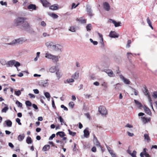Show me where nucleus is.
<instances>
[{
	"instance_id": "nucleus-56",
	"label": "nucleus",
	"mask_w": 157,
	"mask_h": 157,
	"mask_svg": "<svg viewBox=\"0 0 157 157\" xmlns=\"http://www.w3.org/2000/svg\"><path fill=\"white\" fill-rule=\"evenodd\" d=\"M0 3L2 6H6L7 5V2H4L2 1L0 2Z\"/></svg>"
},
{
	"instance_id": "nucleus-28",
	"label": "nucleus",
	"mask_w": 157,
	"mask_h": 157,
	"mask_svg": "<svg viewBox=\"0 0 157 157\" xmlns=\"http://www.w3.org/2000/svg\"><path fill=\"white\" fill-rule=\"evenodd\" d=\"M53 55L49 53L48 52H47L45 54V57L49 59H52L53 57Z\"/></svg>"
},
{
	"instance_id": "nucleus-20",
	"label": "nucleus",
	"mask_w": 157,
	"mask_h": 157,
	"mask_svg": "<svg viewBox=\"0 0 157 157\" xmlns=\"http://www.w3.org/2000/svg\"><path fill=\"white\" fill-rule=\"evenodd\" d=\"M49 8L53 10H56L58 8V5L57 4H54L52 6H51Z\"/></svg>"
},
{
	"instance_id": "nucleus-24",
	"label": "nucleus",
	"mask_w": 157,
	"mask_h": 157,
	"mask_svg": "<svg viewBox=\"0 0 157 157\" xmlns=\"http://www.w3.org/2000/svg\"><path fill=\"white\" fill-rule=\"evenodd\" d=\"M25 135L24 134L22 135H19L17 137L18 140L20 141H21L24 139Z\"/></svg>"
},
{
	"instance_id": "nucleus-49",
	"label": "nucleus",
	"mask_w": 157,
	"mask_h": 157,
	"mask_svg": "<svg viewBox=\"0 0 157 157\" xmlns=\"http://www.w3.org/2000/svg\"><path fill=\"white\" fill-rule=\"evenodd\" d=\"M15 94L16 95L18 96L21 94V92L20 90H18V91H15Z\"/></svg>"
},
{
	"instance_id": "nucleus-22",
	"label": "nucleus",
	"mask_w": 157,
	"mask_h": 157,
	"mask_svg": "<svg viewBox=\"0 0 157 157\" xmlns=\"http://www.w3.org/2000/svg\"><path fill=\"white\" fill-rule=\"evenodd\" d=\"M50 148V146L49 145H45L43 148L42 150L44 151H46L49 150Z\"/></svg>"
},
{
	"instance_id": "nucleus-50",
	"label": "nucleus",
	"mask_w": 157,
	"mask_h": 157,
	"mask_svg": "<svg viewBox=\"0 0 157 157\" xmlns=\"http://www.w3.org/2000/svg\"><path fill=\"white\" fill-rule=\"evenodd\" d=\"M101 85L102 86L104 87L105 89L107 88L108 87V85L107 83L105 82H104L102 83Z\"/></svg>"
},
{
	"instance_id": "nucleus-8",
	"label": "nucleus",
	"mask_w": 157,
	"mask_h": 157,
	"mask_svg": "<svg viewBox=\"0 0 157 157\" xmlns=\"http://www.w3.org/2000/svg\"><path fill=\"white\" fill-rule=\"evenodd\" d=\"M103 6L104 9L106 11H108L110 10V6L109 3L105 2L103 4Z\"/></svg>"
},
{
	"instance_id": "nucleus-45",
	"label": "nucleus",
	"mask_w": 157,
	"mask_h": 157,
	"mask_svg": "<svg viewBox=\"0 0 157 157\" xmlns=\"http://www.w3.org/2000/svg\"><path fill=\"white\" fill-rule=\"evenodd\" d=\"M136 151H133L132 153H131V154H130V155L132 157H136Z\"/></svg>"
},
{
	"instance_id": "nucleus-48",
	"label": "nucleus",
	"mask_w": 157,
	"mask_h": 157,
	"mask_svg": "<svg viewBox=\"0 0 157 157\" xmlns=\"http://www.w3.org/2000/svg\"><path fill=\"white\" fill-rule=\"evenodd\" d=\"M69 30L72 32H75V28L74 26H71L69 29Z\"/></svg>"
},
{
	"instance_id": "nucleus-7",
	"label": "nucleus",
	"mask_w": 157,
	"mask_h": 157,
	"mask_svg": "<svg viewBox=\"0 0 157 157\" xmlns=\"http://www.w3.org/2000/svg\"><path fill=\"white\" fill-rule=\"evenodd\" d=\"M62 49L63 47L61 45L59 44H55L53 50L58 52H61Z\"/></svg>"
},
{
	"instance_id": "nucleus-58",
	"label": "nucleus",
	"mask_w": 157,
	"mask_h": 157,
	"mask_svg": "<svg viewBox=\"0 0 157 157\" xmlns=\"http://www.w3.org/2000/svg\"><path fill=\"white\" fill-rule=\"evenodd\" d=\"M20 121V119L19 118H17L16 119V122L20 125H21V123Z\"/></svg>"
},
{
	"instance_id": "nucleus-62",
	"label": "nucleus",
	"mask_w": 157,
	"mask_h": 157,
	"mask_svg": "<svg viewBox=\"0 0 157 157\" xmlns=\"http://www.w3.org/2000/svg\"><path fill=\"white\" fill-rule=\"evenodd\" d=\"M52 106L54 109H56V107L55 105L54 101L53 99H52Z\"/></svg>"
},
{
	"instance_id": "nucleus-5",
	"label": "nucleus",
	"mask_w": 157,
	"mask_h": 157,
	"mask_svg": "<svg viewBox=\"0 0 157 157\" xmlns=\"http://www.w3.org/2000/svg\"><path fill=\"white\" fill-rule=\"evenodd\" d=\"M55 44V43L50 41L48 42L45 44V45L48 48L52 49L53 50L54 49Z\"/></svg>"
},
{
	"instance_id": "nucleus-17",
	"label": "nucleus",
	"mask_w": 157,
	"mask_h": 157,
	"mask_svg": "<svg viewBox=\"0 0 157 157\" xmlns=\"http://www.w3.org/2000/svg\"><path fill=\"white\" fill-rule=\"evenodd\" d=\"M88 128H86V129L84 130V136L86 138H88L90 135L89 131L88 130Z\"/></svg>"
},
{
	"instance_id": "nucleus-64",
	"label": "nucleus",
	"mask_w": 157,
	"mask_h": 157,
	"mask_svg": "<svg viewBox=\"0 0 157 157\" xmlns=\"http://www.w3.org/2000/svg\"><path fill=\"white\" fill-rule=\"evenodd\" d=\"M28 95L30 96V98H35V96L32 94L29 93Z\"/></svg>"
},
{
	"instance_id": "nucleus-29",
	"label": "nucleus",
	"mask_w": 157,
	"mask_h": 157,
	"mask_svg": "<svg viewBox=\"0 0 157 157\" xmlns=\"http://www.w3.org/2000/svg\"><path fill=\"white\" fill-rule=\"evenodd\" d=\"M56 66L55 67H54V66L50 68L49 70V71L51 73H54V72H55V71H56L57 70L56 69Z\"/></svg>"
},
{
	"instance_id": "nucleus-38",
	"label": "nucleus",
	"mask_w": 157,
	"mask_h": 157,
	"mask_svg": "<svg viewBox=\"0 0 157 157\" xmlns=\"http://www.w3.org/2000/svg\"><path fill=\"white\" fill-rule=\"evenodd\" d=\"M144 139L147 140V142H149L150 139L148 135L147 134H144Z\"/></svg>"
},
{
	"instance_id": "nucleus-53",
	"label": "nucleus",
	"mask_w": 157,
	"mask_h": 157,
	"mask_svg": "<svg viewBox=\"0 0 157 157\" xmlns=\"http://www.w3.org/2000/svg\"><path fill=\"white\" fill-rule=\"evenodd\" d=\"M44 95L45 96V97L48 98H49L50 97V95L49 93L48 92H46L44 93Z\"/></svg>"
},
{
	"instance_id": "nucleus-55",
	"label": "nucleus",
	"mask_w": 157,
	"mask_h": 157,
	"mask_svg": "<svg viewBox=\"0 0 157 157\" xmlns=\"http://www.w3.org/2000/svg\"><path fill=\"white\" fill-rule=\"evenodd\" d=\"M79 21L82 24H84L86 23V20L82 19V18H80Z\"/></svg>"
},
{
	"instance_id": "nucleus-51",
	"label": "nucleus",
	"mask_w": 157,
	"mask_h": 157,
	"mask_svg": "<svg viewBox=\"0 0 157 157\" xmlns=\"http://www.w3.org/2000/svg\"><path fill=\"white\" fill-rule=\"evenodd\" d=\"M79 4V3H78L76 5L75 3H73L71 6V9H72L73 8H75L77 7Z\"/></svg>"
},
{
	"instance_id": "nucleus-15",
	"label": "nucleus",
	"mask_w": 157,
	"mask_h": 157,
	"mask_svg": "<svg viewBox=\"0 0 157 157\" xmlns=\"http://www.w3.org/2000/svg\"><path fill=\"white\" fill-rule=\"evenodd\" d=\"M144 109L146 113L149 115H151V111L146 106H144Z\"/></svg>"
},
{
	"instance_id": "nucleus-34",
	"label": "nucleus",
	"mask_w": 157,
	"mask_h": 157,
	"mask_svg": "<svg viewBox=\"0 0 157 157\" xmlns=\"http://www.w3.org/2000/svg\"><path fill=\"white\" fill-rule=\"evenodd\" d=\"M96 139V141L95 142V145L97 147H100L101 148H102V147L101 146L100 143H99V141L98 140L97 137H95Z\"/></svg>"
},
{
	"instance_id": "nucleus-30",
	"label": "nucleus",
	"mask_w": 157,
	"mask_h": 157,
	"mask_svg": "<svg viewBox=\"0 0 157 157\" xmlns=\"http://www.w3.org/2000/svg\"><path fill=\"white\" fill-rule=\"evenodd\" d=\"M49 16L52 17L54 19L57 18L58 17V15L54 13H49Z\"/></svg>"
},
{
	"instance_id": "nucleus-31",
	"label": "nucleus",
	"mask_w": 157,
	"mask_h": 157,
	"mask_svg": "<svg viewBox=\"0 0 157 157\" xmlns=\"http://www.w3.org/2000/svg\"><path fill=\"white\" fill-rule=\"evenodd\" d=\"M86 28L87 31H90L92 28L91 24H87Z\"/></svg>"
},
{
	"instance_id": "nucleus-19",
	"label": "nucleus",
	"mask_w": 157,
	"mask_h": 157,
	"mask_svg": "<svg viewBox=\"0 0 157 157\" xmlns=\"http://www.w3.org/2000/svg\"><path fill=\"white\" fill-rule=\"evenodd\" d=\"M56 136H59L61 137H63L66 136V134L63 131H59L56 133Z\"/></svg>"
},
{
	"instance_id": "nucleus-18",
	"label": "nucleus",
	"mask_w": 157,
	"mask_h": 157,
	"mask_svg": "<svg viewBox=\"0 0 157 157\" xmlns=\"http://www.w3.org/2000/svg\"><path fill=\"white\" fill-rule=\"evenodd\" d=\"M28 9H32L33 10H35L36 9V5L33 4L29 5L27 7Z\"/></svg>"
},
{
	"instance_id": "nucleus-10",
	"label": "nucleus",
	"mask_w": 157,
	"mask_h": 157,
	"mask_svg": "<svg viewBox=\"0 0 157 157\" xmlns=\"http://www.w3.org/2000/svg\"><path fill=\"white\" fill-rule=\"evenodd\" d=\"M21 40L20 39H17L13 40L10 43H5L4 44L6 45H14V44L17 43H20Z\"/></svg>"
},
{
	"instance_id": "nucleus-14",
	"label": "nucleus",
	"mask_w": 157,
	"mask_h": 157,
	"mask_svg": "<svg viewBox=\"0 0 157 157\" xmlns=\"http://www.w3.org/2000/svg\"><path fill=\"white\" fill-rule=\"evenodd\" d=\"M109 36L111 37L115 38L118 37L119 35L114 31H111L109 33Z\"/></svg>"
},
{
	"instance_id": "nucleus-37",
	"label": "nucleus",
	"mask_w": 157,
	"mask_h": 157,
	"mask_svg": "<svg viewBox=\"0 0 157 157\" xmlns=\"http://www.w3.org/2000/svg\"><path fill=\"white\" fill-rule=\"evenodd\" d=\"M40 101L41 102L43 103L44 104V105H46V103H45L43 100L44 99H45V97L44 96H40Z\"/></svg>"
},
{
	"instance_id": "nucleus-61",
	"label": "nucleus",
	"mask_w": 157,
	"mask_h": 157,
	"mask_svg": "<svg viewBox=\"0 0 157 157\" xmlns=\"http://www.w3.org/2000/svg\"><path fill=\"white\" fill-rule=\"evenodd\" d=\"M61 107L62 108H63L64 110H65L67 111L68 110L67 108V107H66V106H65L63 105H61Z\"/></svg>"
},
{
	"instance_id": "nucleus-42",
	"label": "nucleus",
	"mask_w": 157,
	"mask_h": 157,
	"mask_svg": "<svg viewBox=\"0 0 157 157\" xmlns=\"http://www.w3.org/2000/svg\"><path fill=\"white\" fill-rule=\"evenodd\" d=\"M16 104L17 105L18 107H22V104L18 100H17L16 102Z\"/></svg>"
},
{
	"instance_id": "nucleus-26",
	"label": "nucleus",
	"mask_w": 157,
	"mask_h": 157,
	"mask_svg": "<svg viewBox=\"0 0 157 157\" xmlns=\"http://www.w3.org/2000/svg\"><path fill=\"white\" fill-rule=\"evenodd\" d=\"M58 119L59 121L61 123V125H62L63 123L66 126H67V124L64 123V121L61 116H59L58 117Z\"/></svg>"
},
{
	"instance_id": "nucleus-12",
	"label": "nucleus",
	"mask_w": 157,
	"mask_h": 157,
	"mask_svg": "<svg viewBox=\"0 0 157 157\" xmlns=\"http://www.w3.org/2000/svg\"><path fill=\"white\" fill-rule=\"evenodd\" d=\"M43 6L45 7L49 6L50 4L46 0H40Z\"/></svg>"
},
{
	"instance_id": "nucleus-47",
	"label": "nucleus",
	"mask_w": 157,
	"mask_h": 157,
	"mask_svg": "<svg viewBox=\"0 0 157 157\" xmlns=\"http://www.w3.org/2000/svg\"><path fill=\"white\" fill-rule=\"evenodd\" d=\"M0 63L2 65H6V62L5 60L2 59L0 60Z\"/></svg>"
},
{
	"instance_id": "nucleus-21",
	"label": "nucleus",
	"mask_w": 157,
	"mask_h": 157,
	"mask_svg": "<svg viewBox=\"0 0 157 157\" xmlns=\"http://www.w3.org/2000/svg\"><path fill=\"white\" fill-rule=\"evenodd\" d=\"M5 122L8 127H11L12 126V123L10 120H7L5 121Z\"/></svg>"
},
{
	"instance_id": "nucleus-11",
	"label": "nucleus",
	"mask_w": 157,
	"mask_h": 157,
	"mask_svg": "<svg viewBox=\"0 0 157 157\" xmlns=\"http://www.w3.org/2000/svg\"><path fill=\"white\" fill-rule=\"evenodd\" d=\"M109 20L110 21V22L111 21L114 24L115 27H117L121 26V23L120 21L117 22L115 20L111 19H110Z\"/></svg>"
},
{
	"instance_id": "nucleus-36",
	"label": "nucleus",
	"mask_w": 157,
	"mask_h": 157,
	"mask_svg": "<svg viewBox=\"0 0 157 157\" xmlns=\"http://www.w3.org/2000/svg\"><path fill=\"white\" fill-rule=\"evenodd\" d=\"M147 23L149 25V26L152 29H153V27L151 25V23L148 17H147Z\"/></svg>"
},
{
	"instance_id": "nucleus-44",
	"label": "nucleus",
	"mask_w": 157,
	"mask_h": 157,
	"mask_svg": "<svg viewBox=\"0 0 157 157\" xmlns=\"http://www.w3.org/2000/svg\"><path fill=\"white\" fill-rule=\"evenodd\" d=\"M108 75L110 77H114L115 76L114 74H113V71L110 70Z\"/></svg>"
},
{
	"instance_id": "nucleus-1",
	"label": "nucleus",
	"mask_w": 157,
	"mask_h": 157,
	"mask_svg": "<svg viewBox=\"0 0 157 157\" xmlns=\"http://www.w3.org/2000/svg\"><path fill=\"white\" fill-rule=\"evenodd\" d=\"M13 65L16 67L17 71H19L17 67L21 65V64L19 62L15 60H12L8 61L6 63V66L7 67H12Z\"/></svg>"
},
{
	"instance_id": "nucleus-33",
	"label": "nucleus",
	"mask_w": 157,
	"mask_h": 157,
	"mask_svg": "<svg viewBox=\"0 0 157 157\" xmlns=\"http://www.w3.org/2000/svg\"><path fill=\"white\" fill-rule=\"evenodd\" d=\"M53 58L52 59L53 62H57L58 61L59 58L58 56H55L53 55Z\"/></svg>"
},
{
	"instance_id": "nucleus-43",
	"label": "nucleus",
	"mask_w": 157,
	"mask_h": 157,
	"mask_svg": "<svg viewBox=\"0 0 157 157\" xmlns=\"http://www.w3.org/2000/svg\"><path fill=\"white\" fill-rule=\"evenodd\" d=\"M9 107L7 106L4 107L2 110V113H6V111L8 110Z\"/></svg>"
},
{
	"instance_id": "nucleus-40",
	"label": "nucleus",
	"mask_w": 157,
	"mask_h": 157,
	"mask_svg": "<svg viewBox=\"0 0 157 157\" xmlns=\"http://www.w3.org/2000/svg\"><path fill=\"white\" fill-rule=\"evenodd\" d=\"M25 104L26 106H31L32 105V103L29 101H26L25 102Z\"/></svg>"
},
{
	"instance_id": "nucleus-52",
	"label": "nucleus",
	"mask_w": 157,
	"mask_h": 157,
	"mask_svg": "<svg viewBox=\"0 0 157 157\" xmlns=\"http://www.w3.org/2000/svg\"><path fill=\"white\" fill-rule=\"evenodd\" d=\"M69 105L71 108H73L75 105V104L73 102L71 101L69 103Z\"/></svg>"
},
{
	"instance_id": "nucleus-25",
	"label": "nucleus",
	"mask_w": 157,
	"mask_h": 157,
	"mask_svg": "<svg viewBox=\"0 0 157 157\" xmlns=\"http://www.w3.org/2000/svg\"><path fill=\"white\" fill-rule=\"evenodd\" d=\"M142 120L143 122L144 123H146L150 121V118H147L144 117H141Z\"/></svg>"
},
{
	"instance_id": "nucleus-4",
	"label": "nucleus",
	"mask_w": 157,
	"mask_h": 157,
	"mask_svg": "<svg viewBox=\"0 0 157 157\" xmlns=\"http://www.w3.org/2000/svg\"><path fill=\"white\" fill-rule=\"evenodd\" d=\"M30 26L29 23L27 21L24 22L21 25V29H24L26 31L28 30L30 28Z\"/></svg>"
},
{
	"instance_id": "nucleus-57",
	"label": "nucleus",
	"mask_w": 157,
	"mask_h": 157,
	"mask_svg": "<svg viewBox=\"0 0 157 157\" xmlns=\"http://www.w3.org/2000/svg\"><path fill=\"white\" fill-rule=\"evenodd\" d=\"M152 96L155 98H157V91H154L153 93Z\"/></svg>"
},
{
	"instance_id": "nucleus-3",
	"label": "nucleus",
	"mask_w": 157,
	"mask_h": 157,
	"mask_svg": "<svg viewBox=\"0 0 157 157\" xmlns=\"http://www.w3.org/2000/svg\"><path fill=\"white\" fill-rule=\"evenodd\" d=\"M98 111L102 115H106L107 114V111L103 106L101 105L99 107Z\"/></svg>"
},
{
	"instance_id": "nucleus-54",
	"label": "nucleus",
	"mask_w": 157,
	"mask_h": 157,
	"mask_svg": "<svg viewBox=\"0 0 157 157\" xmlns=\"http://www.w3.org/2000/svg\"><path fill=\"white\" fill-rule=\"evenodd\" d=\"M131 40H128L127 41V43L126 44V47L128 48H129L130 46V44H131Z\"/></svg>"
},
{
	"instance_id": "nucleus-9",
	"label": "nucleus",
	"mask_w": 157,
	"mask_h": 157,
	"mask_svg": "<svg viewBox=\"0 0 157 157\" xmlns=\"http://www.w3.org/2000/svg\"><path fill=\"white\" fill-rule=\"evenodd\" d=\"M39 84L40 86L43 87H46L48 86V83L47 80H42L39 82Z\"/></svg>"
},
{
	"instance_id": "nucleus-23",
	"label": "nucleus",
	"mask_w": 157,
	"mask_h": 157,
	"mask_svg": "<svg viewBox=\"0 0 157 157\" xmlns=\"http://www.w3.org/2000/svg\"><path fill=\"white\" fill-rule=\"evenodd\" d=\"M79 72L78 71L75 72L72 76V77L75 79H78L79 77Z\"/></svg>"
},
{
	"instance_id": "nucleus-32",
	"label": "nucleus",
	"mask_w": 157,
	"mask_h": 157,
	"mask_svg": "<svg viewBox=\"0 0 157 157\" xmlns=\"http://www.w3.org/2000/svg\"><path fill=\"white\" fill-rule=\"evenodd\" d=\"M147 149L146 148H144L143 149V151L140 153V155L141 157H144V155L145 154V153H147L146 152V150Z\"/></svg>"
},
{
	"instance_id": "nucleus-13",
	"label": "nucleus",
	"mask_w": 157,
	"mask_h": 157,
	"mask_svg": "<svg viewBox=\"0 0 157 157\" xmlns=\"http://www.w3.org/2000/svg\"><path fill=\"white\" fill-rule=\"evenodd\" d=\"M120 78L121 79H122V80L126 84H130V82L129 80L124 77L122 75H121L120 76Z\"/></svg>"
},
{
	"instance_id": "nucleus-63",
	"label": "nucleus",
	"mask_w": 157,
	"mask_h": 157,
	"mask_svg": "<svg viewBox=\"0 0 157 157\" xmlns=\"http://www.w3.org/2000/svg\"><path fill=\"white\" fill-rule=\"evenodd\" d=\"M145 91L144 92V94L145 95L147 96V94H149V93L148 92L147 89L146 88H145Z\"/></svg>"
},
{
	"instance_id": "nucleus-60",
	"label": "nucleus",
	"mask_w": 157,
	"mask_h": 157,
	"mask_svg": "<svg viewBox=\"0 0 157 157\" xmlns=\"http://www.w3.org/2000/svg\"><path fill=\"white\" fill-rule=\"evenodd\" d=\"M67 82L68 83L72 82H74V80L72 78L68 79L67 80Z\"/></svg>"
},
{
	"instance_id": "nucleus-35",
	"label": "nucleus",
	"mask_w": 157,
	"mask_h": 157,
	"mask_svg": "<svg viewBox=\"0 0 157 157\" xmlns=\"http://www.w3.org/2000/svg\"><path fill=\"white\" fill-rule=\"evenodd\" d=\"M56 74L58 79H59L61 76V75H60V73L59 72V70H57L56 71Z\"/></svg>"
},
{
	"instance_id": "nucleus-2",
	"label": "nucleus",
	"mask_w": 157,
	"mask_h": 157,
	"mask_svg": "<svg viewBox=\"0 0 157 157\" xmlns=\"http://www.w3.org/2000/svg\"><path fill=\"white\" fill-rule=\"evenodd\" d=\"M24 23L21 17H17L15 18L13 22V25L15 26H20Z\"/></svg>"
},
{
	"instance_id": "nucleus-39",
	"label": "nucleus",
	"mask_w": 157,
	"mask_h": 157,
	"mask_svg": "<svg viewBox=\"0 0 157 157\" xmlns=\"http://www.w3.org/2000/svg\"><path fill=\"white\" fill-rule=\"evenodd\" d=\"M26 31L31 34H33L35 32L33 29L31 28V27L28 30H26Z\"/></svg>"
},
{
	"instance_id": "nucleus-27",
	"label": "nucleus",
	"mask_w": 157,
	"mask_h": 157,
	"mask_svg": "<svg viewBox=\"0 0 157 157\" xmlns=\"http://www.w3.org/2000/svg\"><path fill=\"white\" fill-rule=\"evenodd\" d=\"M33 141L32 140L31 138L29 137L28 136L26 139V142L28 144H31L33 143Z\"/></svg>"
},
{
	"instance_id": "nucleus-16",
	"label": "nucleus",
	"mask_w": 157,
	"mask_h": 157,
	"mask_svg": "<svg viewBox=\"0 0 157 157\" xmlns=\"http://www.w3.org/2000/svg\"><path fill=\"white\" fill-rule=\"evenodd\" d=\"M134 101L135 104L139 109H141L142 108L143 105L140 102L135 99L134 100Z\"/></svg>"
},
{
	"instance_id": "nucleus-46",
	"label": "nucleus",
	"mask_w": 157,
	"mask_h": 157,
	"mask_svg": "<svg viewBox=\"0 0 157 157\" xmlns=\"http://www.w3.org/2000/svg\"><path fill=\"white\" fill-rule=\"evenodd\" d=\"M90 42L91 43H93V44L94 45H97L98 44V42L97 41H93V40L91 38L90 39Z\"/></svg>"
},
{
	"instance_id": "nucleus-59",
	"label": "nucleus",
	"mask_w": 157,
	"mask_h": 157,
	"mask_svg": "<svg viewBox=\"0 0 157 157\" xmlns=\"http://www.w3.org/2000/svg\"><path fill=\"white\" fill-rule=\"evenodd\" d=\"M56 136V135L55 134H53L52 135L49 137V140H52L53 138H54Z\"/></svg>"
},
{
	"instance_id": "nucleus-6",
	"label": "nucleus",
	"mask_w": 157,
	"mask_h": 157,
	"mask_svg": "<svg viewBox=\"0 0 157 157\" xmlns=\"http://www.w3.org/2000/svg\"><path fill=\"white\" fill-rule=\"evenodd\" d=\"M86 11L89 16L91 17L93 16L91 6L88 5L86 6Z\"/></svg>"
},
{
	"instance_id": "nucleus-41",
	"label": "nucleus",
	"mask_w": 157,
	"mask_h": 157,
	"mask_svg": "<svg viewBox=\"0 0 157 157\" xmlns=\"http://www.w3.org/2000/svg\"><path fill=\"white\" fill-rule=\"evenodd\" d=\"M68 132H69V134L72 136H75L76 134V133L75 132H73L70 130V129H68Z\"/></svg>"
}]
</instances>
